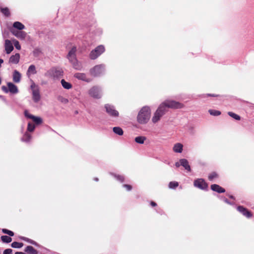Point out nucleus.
Wrapping results in <instances>:
<instances>
[{"mask_svg": "<svg viewBox=\"0 0 254 254\" xmlns=\"http://www.w3.org/2000/svg\"><path fill=\"white\" fill-rule=\"evenodd\" d=\"M184 107L183 104L173 100H166L158 106L152 118V122L155 124L158 122L161 118L168 112L169 109H178Z\"/></svg>", "mask_w": 254, "mask_h": 254, "instance_id": "f257e3e1", "label": "nucleus"}, {"mask_svg": "<svg viewBox=\"0 0 254 254\" xmlns=\"http://www.w3.org/2000/svg\"><path fill=\"white\" fill-rule=\"evenodd\" d=\"M94 181H96V182H98V181H99V179H98V178H95L94 179Z\"/></svg>", "mask_w": 254, "mask_h": 254, "instance_id": "4d7b16f0", "label": "nucleus"}, {"mask_svg": "<svg viewBox=\"0 0 254 254\" xmlns=\"http://www.w3.org/2000/svg\"><path fill=\"white\" fill-rule=\"evenodd\" d=\"M58 99L59 101L64 104H67L68 102V100L67 99L65 98L62 96H59L58 98Z\"/></svg>", "mask_w": 254, "mask_h": 254, "instance_id": "a18cd8bd", "label": "nucleus"}, {"mask_svg": "<svg viewBox=\"0 0 254 254\" xmlns=\"http://www.w3.org/2000/svg\"><path fill=\"white\" fill-rule=\"evenodd\" d=\"M238 211L241 212L244 216L250 218L252 217V214L251 211H249L247 208L243 206H238L237 208Z\"/></svg>", "mask_w": 254, "mask_h": 254, "instance_id": "4468645a", "label": "nucleus"}, {"mask_svg": "<svg viewBox=\"0 0 254 254\" xmlns=\"http://www.w3.org/2000/svg\"><path fill=\"white\" fill-rule=\"evenodd\" d=\"M1 89L5 93H8L9 91L8 90V86L7 87H6L5 86H2L1 87Z\"/></svg>", "mask_w": 254, "mask_h": 254, "instance_id": "8fccbe9b", "label": "nucleus"}, {"mask_svg": "<svg viewBox=\"0 0 254 254\" xmlns=\"http://www.w3.org/2000/svg\"><path fill=\"white\" fill-rule=\"evenodd\" d=\"M69 62L72 64L73 67L78 70H81L82 69V64L79 62L77 59L69 61Z\"/></svg>", "mask_w": 254, "mask_h": 254, "instance_id": "dca6fc26", "label": "nucleus"}, {"mask_svg": "<svg viewBox=\"0 0 254 254\" xmlns=\"http://www.w3.org/2000/svg\"><path fill=\"white\" fill-rule=\"evenodd\" d=\"M94 35L96 36H100L102 35L103 33L102 29L100 27H97L95 28V29L93 31Z\"/></svg>", "mask_w": 254, "mask_h": 254, "instance_id": "a19ab883", "label": "nucleus"}, {"mask_svg": "<svg viewBox=\"0 0 254 254\" xmlns=\"http://www.w3.org/2000/svg\"><path fill=\"white\" fill-rule=\"evenodd\" d=\"M218 174L216 172H213L209 174L208 178V180L211 181L214 179L218 178Z\"/></svg>", "mask_w": 254, "mask_h": 254, "instance_id": "f704fd0d", "label": "nucleus"}, {"mask_svg": "<svg viewBox=\"0 0 254 254\" xmlns=\"http://www.w3.org/2000/svg\"><path fill=\"white\" fill-rule=\"evenodd\" d=\"M123 187L125 188L127 191H130L132 188L131 185L127 184L123 185Z\"/></svg>", "mask_w": 254, "mask_h": 254, "instance_id": "de8ad7c7", "label": "nucleus"}, {"mask_svg": "<svg viewBox=\"0 0 254 254\" xmlns=\"http://www.w3.org/2000/svg\"><path fill=\"white\" fill-rule=\"evenodd\" d=\"M228 114L229 116H230L231 117L233 118V119H235L237 121H239L241 119V117L240 116L233 112H229L228 113Z\"/></svg>", "mask_w": 254, "mask_h": 254, "instance_id": "58836bf2", "label": "nucleus"}, {"mask_svg": "<svg viewBox=\"0 0 254 254\" xmlns=\"http://www.w3.org/2000/svg\"><path fill=\"white\" fill-rule=\"evenodd\" d=\"M4 49L5 53L9 54L14 49L11 41L8 39H6L4 41Z\"/></svg>", "mask_w": 254, "mask_h": 254, "instance_id": "ddd939ff", "label": "nucleus"}, {"mask_svg": "<svg viewBox=\"0 0 254 254\" xmlns=\"http://www.w3.org/2000/svg\"><path fill=\"white\" fill-rule=\"evenodd\" d=\"M211 189L218 193H224L225 192V190L224 188L217 184L211 185Z\"/></svg>", "mask_w": 254, "mask_h": 254, "instance_id": "aec40b11", "label": "nucleus"}, {"mask_svg": "<svg viewBox=\"0 0 254 254\" xmlns=\"http://www.w3.org/2000/svg\"><path fill=\"white\" fill-rule=\"evenodd\" d=\"M20 60V54L16 53L14 55H12L9 59V63L12 64H17Z\"/></svg>", "mask_w": 254, "mask_h": 254, "instance_id": "6ab92c4d", "label": "nucleus"}, {"mask_svg": "<svg viewBox=\"0 0 254 254\" xmlns=\"http://www.w3.org/2000/svg\"><path fill=\"white\" fill-rule=\"evenodd\" d=\"M104 108L106 113L111 117L117 119L119 117V112L116 109L115 106L112 104H105Z\"/></svg>", "mask_w": 254, "mask_h": 254, "instance_id": "423d86ee", "label": "nucleus"}, {"mask_svg": "<svg viewBox=\"0 0 254 254\" xmlns=\"http://www.w3.org/2000/svg\"><path fill=\"white\" fill-rule=\"evenodd\" d=\"M220 198L228 204H229L231 205H234L235 204V203L234 202L230 201L227 198H226L225 197L221 196L220 197Z\"/></svg>", "mask_w": 254, "mask_h": 254, "instance_id": "c03bdc74", "label": "nucleus"}, {"mask_svg": "<svg viewBox=\"0 0 254 254\" xmlns=\"http://www.w3.org/2000/svg\"><path fill=\"white\" fill-rule=\"evenodd\" d=\"M150 205L152 207H155V206H157V203L155 202H154V201H151L150 202Z\"/></svg>", "mask_w": 254, "mask_h": 254, "instance_id": "3c124183", "label": "nucleus"}, {"mask_svg": "<svg viewBox=\"0 0 254 254\" xmlns=\"http://www.w3.org/2000/svg\"><path fill=\"white\" fill-rule=\"evenodd\" d=\"M2 232L3 233L5 234H7L9 236H11V237L13 236L14 235V233L12 231H11L10 230H7L6 229H2Z\"/></svg>", "mask_w": 254, "mask_h": 254, "instance_id": "37998d69", "label": "nucleus"}, {"mask_svg": "<svg viewBox=\"0 0 254 254\" xmlns=\"http://www.w3.org/2000/svg\"><path fill=\"white\" fill-rule=\"evenodd\" d=\"M0 11L5 16L8 17L10 16V11L7 7H2L0 6Z\"/></svg>", "mask_w": 254, "mask_h": 254, "instance_id": "c756f323", "label": "nucleus"}, {"mask_svg": "<svg viewBox=\"0 0 254 254\" xmlns=\"http://www.w3.org/2000/svg\"><path fill=\"white\" fill-rule=\"evenodd\" d=\"M1 78L0 77V84H1Z\"/></svg>", "mask_w": 254, "mask_h": 254, "instance_id": "bf43d9fd", "label": "nucleus"}, {"mask_svg": "<svg viewBox=\"0 0 254 254\" xmlns=\"http://www.w3.org/2000/svg\"><path fill=\"white\" fill-rule=\"evenodd\" d=\"M7 85L8 87L9 92L12 94H16L18 92L17 87L12 82H8Z\"/></svg>", "mask_w": 254, "mask_h": 254, "instance_id": "a211bd4d", "label": "nucleus"}, {"mask_svg": "<svg viewBox=\"0 0 254 254\" xmlns=\"http://www.w3.org/2000/svg\"><path fill=\"white\" fill-rule=\"evenodd\" d=\"M74 77L79 80H81L87 82H90L91 81V79L87 77L86 74L84 73H75L74 74Z\"/></svg>", "mask_w": 254, "mask_h": 254, "instance_id": "f8f14e48", "label": "nucleus"}, {"mask_svg": "<svg viewBox=\"0 0 254 254\" xmlns=\"http://www.w3.org/2000/svg\"><path fill=\"white\" fill-rule=\"evenodd\" d=\"M179 186V183L177 182L173 181L170 182L169 184V188L171 189H175Z\"/></svg>", "mask_w": 254, "mask_h": 254, "instance_id": "79ce46f5", "label": "nucleus"}, {"mask_svg": "<svg viewBox=\"0 0 254 254\" xmlns=\"http://www.w3.org/2000/svg\"><path fill=\"white\" fill-rule=\"evenodd\" d=\"M75 113H76V114H77V113H78V112H77V111H76V112H75Z\"/></svg>", "mask_w": 254, "mask_h": 254, "instance_id": "052dcab7", "label": "nucleus"}, {"mask_svg": "<svg viewBox=\"0 0 254 254\" xmlns=\"http://www.w3.org/2000/svg\"><path fill=\"white\" fill-rule=\"evenodd\" d=\"M183 150V145L181 143H177L174 144L173 147V150L175 153H181Z\"/></svg>", "mask_w": 254, "mask_h": 254, "instance_id": "4be33fe9", "label": "nucleus"}, {"mask_svg": "<svg viewBox=\"0 0 254 254\" xmlns=\"http://www.w3.org/2000/svg\"><path fill=\"white\" fill-rule=\"evenodd\" d=\"M63 73L64 71L61 68L53 67L45 73V75L54 79H58L63 76Z\"/></svg>", "mask_w": 254, "mask_h": 254, "instance_id": "20e7f679", "label": "nucleus"}, {"mask_svg": "<svg viewBox=\"0 0 254 254\" xmlns=\"http://www.w3.org/2000/svg\"><path fill=\"white\" fill-rule=\"evenodd\" d=\"M23 243L17 242H13L11 244V246L13 248H20L23 246Z\"/></svg>", "mask_w": 254, "mask_h": 254, "instance_id": "ea45409f", "label": "nucleus"}, {"mask_svg": "<svg viewBox=\"0 0 254 254\" xmlns=\"http://www.w3.org/2000/svg\"><path fill=\"white\" fill-rule=\"evenodd\" d=\"M76 51L77 49L76 46H72L66 56V58L68 61H71L76 59Z\"/></svg>", "mask_w": 254, "mask_h": 254, "instance_id": "9b49d317", "label": "nucleus"}, {"mask_svg": "<svg viewBox=\"0 0 254 254\" xmlns=\"http://www.w3.org/2000/svg\"><path fill=\"white\" fill-rule=\"evenodd\" d=\"M37 72V71L36 70V67L34 65L31 64L30 65L27 71V74L29 75L30 74H35Z\"/></svg>", "mask_w": 254, "mask_h": 254, "instance_id": "cd10ccee", "label": "nucleus"}, {"mask_svg": "<svg viewBox=\"0 0 254 254\" xmlns=\"http://www.w3.org/2000/svg\"><path fill=\"white\" fill-rule=\"evenodd\" d=\"M229 197L230 198L233 199H234H234H235V197H234L233 195H230L229 196Z\"/></svg>", "mask_w": 254, "mask_h": 254, "instance_id": "6e6d98bb", "label": "nucleus"}, {"mask_svg": "<svg viewBox=\"0 0 254 254\" xmlns=\"http://www.w3.org/2000/svg\"><path fill=\"white\" fill-rule=\"evenodd\" d=\"M13 42L15 48L17 50H20L21 49V46L19 42L15 39L13 40Z\"/></svg>", "mask_w": 254, "mask_h": 254, "instance_id": "49530a36", "label": "nucleus"}, {"mask_svg": "<svg viewBox=\"0 0 254 254\" xmlns=\"http://www.w3.org/2000/svg\"><path fill=\"white\" fill-rule=\"evenodd\" d=\"M24 115L26 118L32 120L35 125H39L43 123V120L41 117L29 114L26 110L24 111Z\"/></svg>", "mask_w": 254, "mask_h": 254, "instance_id": "1a4fd4ad", "label": "nucleus"}, {"mask_svg": "<svg viewBox=\"0 0 254 254\" xmlns=\"http://www.w3.org/2000/svg\"><path fill=\"white\" fill-rule=\"evenodd\" d=\"M106 65L100 64L96 65L90 69V74L94 77H100L105 73Z\"/></svg>", "mask_w": 254, "mask_h": 254, "instance_id": "7ed1b4c3", "label": "nucleus"}, {"mask_svg": "<svg viewBox=\"0 0 254 254\" xmlns=\"http://www.w3.org/2000/svg\"><path fill=\"white\" fill-rule=\"evenodd\" d=\"M21 78V73L17 70H14L12 73V79L14 82L19 83Z\"/></svg>", "mask_w": 254, "mask_h": 254, "instance_id": "f3484780", "label": "nucleus"}, {"mask_svg": "<svg viewBox=\"0 0 254 254\" xmlns=\"http://www.w3.org/2000/svg\"><path fill=\"white\" fill-rule=\"evenodd\" d=\"M105 51V48L104 45H100L92 50L89 54V58L91 60H95Z\"/></svg>", "mask_w": 254, "mask_h": 254, "instance_id": "0eeeda50", "label": "nucleus"}, {"mask_svg": "<svg viewBox=\"0 0 254 254\" xmlns=\"http://www.w3.org/2000/svg\"><path fill=\"white\" fill-rule=\"evenodd\" d=\"M146 139V137L143 136H138L135 138V141L139 144H143L144 143V141Z\"/></svg>", "mask_w": 254, "mask_h": 254, "instance_id": "2f4dec72", "label": "nucleus"}, {"mask_svg": "<svg viewBox=\"0 0 254 254\" xmlns=\"http://www.w3.org/2000/svg\"><path fill=\"white\" fill-rule=\"evenodd\" d=\"M3 63V60L2 59H0V68L1 66V64Z\"/></svg>", "mask_w": 254, "mask_h": 254, "instance_id": "864d4df0", "label": "nucleus"}, {"mask_svg": "<svg viewBox=\"0 0 254 254\" xmlns=\"http://www.w3.org/2000/svg\"><path fill=\"white\" fill-rule=\"evenodd\" d=\"M35 125L29 122L28 123L27 125V132H33L35 130Z\"/></svg>", "mask_w": 254, "mask_h": 254, "instance_id": "72a5a7b5", "label": "nucleus"}, {"mask_svg": "<svg viewBox=\"0 0 254 254\" xmlns=\"http://www.w3.org/2000/svg\"><path fill=\"white\" fill-rule=\"evenodd\" d=\"M193 185L201 190H206L208 188V184L203 179H197L193 182Z\"/></svg>", "mask_w": 254, "mask_h": 254, "instance_id": "6e6552de", "label": "nucleus"}, {"mask_svg": "<svg viewBox=\"0 0 254 254\" xmlns=\"http://www.w3.org/2000/svg\"><path fill=\"white\" fill-rule=\"evenodd\" d=\"M10 31L13 35L20 40H24L26 36V33L21 30L11 29Z\"/></svg>", "mask_w": 254, "mask_h": 254, "instance_id": "9d476101", "label": "nucleus"}, {"mask_svg": "<svg viewBox=\"0 0 254 254\" xmlns=\"http://www.w3.org/2000/svg\"><path fill=\"white\" fill-rule=\"evenodd\" d=\"M113 132L118 135L121 136L124 134L123 129L120 127H115L113 128Z\"/></svg>", "mask_w": 254, "mask_h": 254, "instance_id": "bb28decb", "label": "nucleus"}, {"mask_svg": "<svg viewBox=\"0 0 254 254\" xmlns=\"http://www.w3.org/2000/svg\"><path fill=\"white\" fill-rule=\"evenodd\" d=\"M34 87V85H31V88H33Z\"/></svg>", "mask_w": 254, "mask_h": 254, "instance_id": "13d9d810", "label": "nucleus"}, {"mask_svg": "<svg viewBox=\"0 0 254 254\" xmlns=\"http://www.w3.org/2000/svg\"><path fill=\"white\" fill-rule=\"evenodd\" d=\"M219 96V95L215 94H203L198 95V96L201 98H205L208 97H218Z\"/></svg>", "mask_w": 254, "mask_h": 254, "instance_id": "4c0bfd02", "label": "nucleus"}, {"mask_svg": "<svg viewBox=\"0 0 254 254\" xmlns=\"http://www.w3.org/2000/svg\"><path fill=\"white\" fill-rule=\"evenodd\" d=\"M150 114L151 110L150 107L147 106L143 107L138 114L137 122L142 125L146 124L150 119Z\"/></svg>", "mask_w": 254, "mask_h": 254, "instance_id": "f03ea898", "label": "nucleus"}, {"mask_svg": "<svg viewBox=\"0 0 254 254\" xmlns=\"http://www.w3.org/2000/svg\"><path fill=\"white\" fill-rule=\"evenodd\" d=\"M109 174L120 183H123L125 181V177L123 175L112 172H110Z\"/></svg>", "mask_w": 254, "mask_h": 254, "instance_id": "5701e85b", "label": "nucleus"}, {"mask_svg": "<svg viewBox=\"0 0 254 254\" xmlns=\"http://www.w3.org/2000/svg\"><path fill=\"white\" fill-rule=\"evenodd\" d=\"M61 84L62 86L66 89H69L72 87V85L70 83L66 81L64 79L61 80Z\"/></svg>", "mask_w": 254, "mask_h": 254, "instance_id": "c85d7f7f", "label": "nucleus"}, {"mask_svg": "<svg viewBox=\"0 0 254 254\" xmlns=\"http://www.w3.org/2000/svg\"><path fill=\"white\" fill-rule=\"evenodd\" d=\"M12 250L11 249H5L3 252V254H12Z\"/></svg>", "mask_w": 254, "mask_h": 254, "instance_id": "09e8293b", "label": "nucleus"}, {"mask_svg": "<svg viewBox=\"0 0 254 254\" xmlns=\"http://www.w3.org/2000/svg\"><path fill=\"white\" fill-rule=\"evenodd\" d=\"M181 165L183 166L185 170L188 172L191 171V168L189 165V161L186 159H180Z\"/></svg>", "mask_w": 254, "mask_h": 254, "instance_id": "412c9836", "label": "nucleus"}, {"mask_svg": "<svg viewBox=\"0 0 254 254\" xmlns=\"http://www.w3.org/2000/svg\"><path fill=\"white\" fill-rule=\"evenodd\" d=\"M1 98H2V100L3 101L6 103V104H7V102L6 101V100L2 96H1Z\"/></svg>", "mask_w": 254, "mask_h": 254, "instance_id": "5fc2aeb1", "label": "nucleus"}, {"mask_svg": "<svg viewBox=\"0 0 254 254\" xmlns=\"http://www.w3.org/2000/svg\"><path fill=\"white\" fill-rule=\"evenodd\" d=\"M21 239L22 240H23L24 241H26V242H28V243H30V244H31L32 245H34L35 246H37V247L39 246V245H38V244L37 242H36L35 241H33V240H31L30 239H29L28 238L24 237H21Z\"/></svg>", "mask_w": 254, "mask_h": 254, "instance_id": "473e14b6", "label": "nucleus"}, {"mask_svg": "<svg viewBox=\"0 0 254 254\" xmlns=\"http://www.w3.org/2000/svg\"><path fill=\"white\" fill-rule=\"evenodd\" d=\"M31 135L28 132H25L21 137V140L23 142L28 143L30 141L31 139Z\"/></svg>", "mask_w": 254, "mask_h": 254, "instance_id": "b1692460", "label": "nucleus"}, {"mask_svg": "<svg viewBox=\"0 0 254 254\" xmlns=\"http://www.w3.org/2000/svg\"><path fill=\"white\" fill-rule=\"evenodd\" d=\"M32 99L35 103H38L41 99V96L38 89L32 90Z\"/></svg>", "mask_w": 254, "mask_h": 254, "instance_id": "2eb2a0df", "label": "nucleus"}, {"mask_svg": "<svg viewBox=\"0 0 254 254\" xmlns=\"http://www.w3.org/2000/svg\"><path fill=\"white\" fill-rule=\"evenodd\" d=\"M180 164H181V162H180V160L179 162H177L175 163L176 167L177 168H179L180 166H181V165Z\"/></svg>", "mask_w": 254, "mask_h": 254, "instance_id": "603ef678", "label": "nucleus"}, {"mask_svg": "<svg viewBox=\"0 0 254 254\" xmlns=\"http://www.w3.org/2000/svg\"><path fill=\"white\" fill-rule=\"evenodd\" d=\"M208 112L211 115L213 116H218L221 114V112L219 111L212 109L209 110Z\"/></svg>", "mask_w": 254, "mask_h": 254, "instance_id": "e433bc0d", "label": "nucleus"}, {"mask_svg": "<svg viewBox=\"0 0 254 254\" xmlns=\"http://www.w3.org/2000/svg\"><path fill=\"white\" fill-rule=\"evenodd\" d=\"M13 27L14 28V29L22 30L25 28V26L22 23L16 21L13 23Z\"/></svg>", "mask_w": 254, "mask_h": 254, "instance_id": "393cba45", "label": "nucleus"}, {"mask_svg": "<svg viewBox=\"0 0 254 254\" xmlns=\"http://www.w3.org/2000/svg\"><path fill=\"white\" fill-rule=\"evenodd\" d=\"M25 252L29 254H38V252L31 246H27L25 249Z\"/></svg>", "mask_w": 254, "mask_h": 254, "instance_id": "a878e982", "label": "nucleus"}, {"mask_svg": "<svg viewBox=\"0 0 254 254\" xmlns=\"http://www.w3.org/2000/svg\"><path fill=\"white\" fill-rule=\"evenodd\" d=\"M0 239L1 241L4 243H9L12 241L11 238L6 235L1 236Z\"/></svg>", "mask_w": 254, "mask_h": 254, "instance_id": "7c9ffc66", "label": "nucleus"}, {"mask_svg": "<svg viewBox=\"0 0 254 254\" xmlns=\"http://www.w3.org/2000/svg\"><path fill=\"white\" fill-rule=\"evenodd\" d=\"M88 93L89 96L95 99H99L103 96L101 87L97 85L92 86L88 90Z\"/></svg>", "mask_w": 254, "mask_h": 254, "instance_id": "39448f33", "label": "nucleus"}, {"mask_svg": "<svg viewBox=\"0 0 254 254\" xmlns=\"http://www.w3.org/2000/svg\"><path fill=\"white\" fill-rule=\"evenodd\" d=\"M42 50H41V49L39 48H36L34 49V50L33 51V54L35 57H38L39 56H40V55L42 54Z\"/></svg>", "mask_w": 254, "mask_h": 254, "instance_id": "c9c22d12", "label": "nucleus"}]
</instances>
